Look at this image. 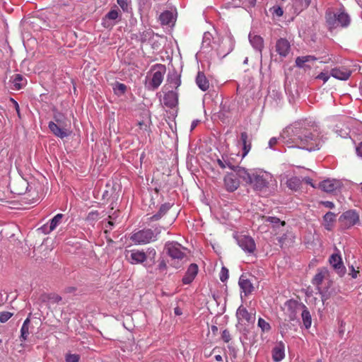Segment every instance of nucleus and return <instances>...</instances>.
<instances>
[{"label":"nucleus","mask_w":362,"mask_h":362,"mask_svg":"<svg viewBox=\"0 0 362 362\" xmlns=\"http://www.w3.org/2000/svg\"><path fill=\"white\" fill-rule=\"evenodd\" d=\"M281 141L288 148H297L308 151L319 150L325 143L323 136H320L317 124L308 120H300L287 126L279 138L272 137L269 147L274 149Z\"/></svg>","instance_id":"1"},{"label":"nucleus","mask_w":362,"mask_h":362,"mask_svg":"<svg viewBox=\"0 0 362 362\" xmlns=\"http://www.w3.org/2000/svg\"><path fill=\"white\" fill-rule=\"evenodd\" d=\"M162 228L160 226H158L153 229L144 228L136 230L130 235L129 240L136 245H143L155 242L158 239Z\"/></svg>","instance_id":"2"},{"label":"nucleus","mask_w":362,"mask_h":362,"mask_svg":"<svg viewBox=\"0 0 362 362\" xmlns=\"http://www.w3.org/2000/svg\"><path fill=\"white\" fill-rule=\"evenodd\" d=\"M164 248L171 259L169 262L170 264L174 268H180L183 264V259L186 257L183 252L185 248L175 241L167 242Z\"/></svg>","instance_id":"3"},{"label":"nucleus","mask_w":362,"mask_h":362,"mask_svg":"<svg viewBox=\"0 0 362 362\" xmlns=\"http://www.w3.org/2000/svg\"><path fill=\"white\" fill-rule=\"evenodd\" d=\"M216 35L217 40L214 41L215 51L218 57L223 58L233 50L235 41L229 31L226 32L224 37H221L218 33Z\"/></svg>","instance_id":"4"},{"label":"nucleus","mask_w":362,"mask_h":362,"mask_svg":"<svg viewBox=\"0 0 362 362\" xmlns=\"http://www.w3.org/2000/svg\"><path fill=\"white\" fill-rule=\"evenodd\" d=\"M53 117L54 122L51 121L48 124V127L52 134L61 139L69 136L71 132L67 128L66 116L59 112H54Z\"/></svg>","instance_id":"5"},{"label":"nucleus","mask_w":362,"mask_h":362,"mask_svg":"<svg viewBox=\"0 0 362 362\" xmlns=\"http://www.w3.org/2000/svg\"><path fill=\"white\" fill-rule=\"evenodd\" d=\"M326 23L330 30L339 26L344 28L349 25L350 17L344 12H340L339 13L329 12L326 13Z\"/></svg>","instance_id":"6"},{"label":"nucleus","mask_w":362,"mask_h":362,"mask_svg":"<svg viewBox=\"0 0 362 362\" xmlns=\"http://www.w3.org/2000/svg\"><path fill=\"white\" fill-rule=\"evenodd\" d=\"M272 179V175L267 172L252 173V179L250 184L255 191L262 192L268 187Z\"/></svg>","instance_id":"7"},{"label":"nucleus","mask_w":362,"mask_h":362,"mask_svg":"<svg viewBox=\"0 0 362 362\" xmlns=\"http://www.w3.org/2000/svg\"><path fill=\"white\" fill-rule=\"evenodd\" d=\"M151 71L153 73V76L148 88L154 90L162 83L166 71V67L164 64H156L151 67Z\"/></svg>","instance_id":"8"},{"label":"nucleus","mask_w":362,"mask_h":362,"mask_svg":"<svg viewBox=\"0 0 362 362\" xmlns=\"http://www.w3.org/2000/svg\"><path fill=\"white\" fill-rule=\"evenodd\" d=\"M122 18V14L119 13L117 6H114L108 13L102 18L101 25L103 28L107 29H112Z\"/></svg>","instance_id":"9"},{"label":"nucleus","mask_w":362,"mask_h":362,"mask_svg":"<svg viewBox=\"0 0 362 362\" xmlns=\"http://www.w3.org/2000/svg\"><path fill=\"white\" fill-rule=\"evenodd\" d=\"M236 241L239 247L248 254L253 253L256 250V244L254 239L249 235H239L235 237Z\"/></svg>","instance_id":"10"},{"label":"nucleus","mask_w":362,"mask_h":362,"mask_svg":"<svg viewBox=\"0 0 362 362\" xmlns=\"http://www.w3.org/2000/svg\"><path fill=\"white\" fill-rule=\"evenodd\" d=\"M146 255L143 250L133 249L127 250L125 257L131 264H143L146 261Z\"/></svg>","instance_id":"11"},{"label":"nucleus","mask_w":362,"mask_h":362,"mask_svg":"<svg viewBox=\"0 0 362 362\" xmlns=\"http://www.w3.org/2000/svg\"><path fill=\"white\" fill-rule=\"evenodd\" d=\"M305 305L303 303L298 300L290 299L285 303L287 309V315L290 321H294L297 319V314L299 310H302Z\"/></svg>","instance_id":"12"},{"label":"nucleus","mask_w":362,"mask_h":362,"mask_svg":"<svg viewBox=\"0 0 362 362\" xmlns=\"http://www.w3.org/2000/svg\"><path fill=\"white\" fill-rule=\"evenodd\" d=\"M339 220L345 228H350L358 222L359 216L354 210H349L344 212Z\"/></svg>","instance_id":"13"},{"label":"nucleus","mask_w":362,"mask_h":362,"mask_svg":"<svg viewBox=\"0 0 362 362\" xmlns=\"http://www.w3.org/2000/svg\"><path fill=\"white\" fill-rule=\"evenodd\" d=\"M328 271L326 268H319L317 269L316 274L314 276L313 279H312V284L316 286V290L317 292L321 295L322 300L324 301L327 298L325 297V293L322 292L321 289V284L325 277V276L327 274Z\"/></svg>","instance_id":"14"},{"label":"nucleus","mask_w":362,"mask_h":362,"mask_svg":"<svg viewBox=\"0 0 362 362\" xmlns=\"http://www.w3.org/2000/svg\"><path fill=\"white\" fill-rule=\"evenodd\" d=\"M217 40V37H214L209 32L204 33L200 52L203 53H209L212 50H215V45L214 41Z\"/></svg>","instance_id":"15"},{"label":"nucleus","mask_w":362,"mask_h":362,"mask_svg":"<svg viewBox=\"0 0 362 362\" xmlns=\"http://www.w3.org/2000/svg\"><path fill=\"white\" fill-rule=\"evenodd\" d=\"M330 75L336 79L347 81L351 75V71L345 66L334 67L330 70Z\"/></svg>","instance_id":"16"},{"label":"nucleus","mask_w":362,"mask_h":362,"mask_svg":"<svg viewBox=\"0 0 362 362\" xmlns=\"http://www.w3.org/2000/svg\"><path fill=\"white\" fill-rule=\"evenodd\" d=\"M341 183L339 180L335 179H327L320 183V187L326 192H333L341 188Z\"/></svg>","instance_id":"17"},{"label":"nucleus","mask_w":362,"mask_h":362,"mask_svg":"<svg viewBox=\"0 0 362 362\" xmlns=\"http://www.w3.org/2000/svg\"><path fill=\"white\" fill-rule=\"evenodd\" d=\"M276 51L282 57H286L290 50L291 45L286 38H280L276 42Z\"/></svg>","instance_id":"18"},{"label":"nucleus","mask_w":362,"mask_h":362,"mask_svg":"<svg viewBox=\"0 0 362 362\" xmlns=\"http://www.w3.org/2000/svg\"><path fill=\"white\" fill-rule=\"evenodd\" d=\"M224 184L228 192H234L240 185V182L235 173H228L224 177Z\"/></svg>","instance_id":"19"},{"label":"nucleus","mask_w":362,"mask_h":362,"mask_svg":"<svg viewBox=\"0 0 362 362\" xmlns=\"http://www.w3.org/2000/svg\"><path fill=\"white\" fill-rule=\"evenodd\" d=\"M178 103V94L175 90H169L164 94L163 104L170 108H173Z\"/></svg>","instance_id":"20"},{"label":"nucleus","mask_w":362,"mask_h":362,"mask_svg":"<svg viewBox=\"0 0 362 362\" xmlns=\"http://www.w3.org/2000/svg\"><path fill=\"white\" fill-rule=\"evenodd\" d=\"M198 273V266L196 264H191L185 276H183L182 281L184 284H191Z\"/></svg>","instance_id":"21"},{"label":"nucleus","mask_w":362,"mask_h":362,"mask_svg":"<svg viewBox=\"0 0 362 362\" xmlns=\"http://www.w3.org/2000/svg\"><path fill=\"white\" fill-rule=\"evenodd\" d=\"M249 41L252 47L262 56V52L264 48V40L258 35H252L251 33L248 35Z\"/></svg>","instance_id":"22"},{"label":"nucleus","mask_w":362,"mask_h":362,"mask_svg":"<svg viewBox=\"0 0 362 362\" xmlns=\"http://www.w3.org/2000/svg\"><path fill=\"white\" fill-rule=\"evenodd\" d=\"M330 264L337 270L339 274H344L345 272V267L343 264L341 257L338 254H332L329 259Z\"/></svg>","instance_id":"23"},{"label":"nucleus","mask_w":362,"mask_h":362,"mask_svg":"<svg viewBox=\"0 0 362 362\" xmlns=\"http://www.w3.org/2000/svg\"><path fill=\"white\" fill-rule=\"evenodd\" d=\"M217 163L222 169L228 168L232 170H235L238 165L233 158L228 156H222L221 158L217 159Z\"/></svg>","instance_id":"24"},{"label":"nucleus","mask_w":362,"mask_h":362,"mask_svg":"<svg viewBox=\"0 0 362 362\" xmlns=\"http://www.w3.org/2000/svg\"><path fill=\"white\" fill-rule=\"evenodd\" d=\"M238 284L245 296L251 294L254 290V286L251 281L247 279H244L243 276L239 279Z\"/></svg>","instance_id":"25"},{"label":"nucleus","mask_w":362,"mask_h":362,"mask_svg":"<svg viewBox=\"0 0 362 362\" xmlns=\"http://www.w3.org/2000/svg\"><path fill=\"white\" fill-rule=\"evenodd\" d=\"M239 143H240L243 146V156L244 157L251 149V141L246 132H243L240 134Z\"/></svg>","instance_id":"26"},{"label":"nucleus","mask_w":362,"mask_h":362,"mask_svg":"<svg viewBox=\"0 0 362 362\" xmlns=\"http://www.w3.org/2000/svg\"><path fill=\"white\" fill-rule=\"evenodd\" d=\"M284 357V345L281 342L273 349L272 358L275 362H279L283 360Z\"/></svg>","instance_id":"27"},{"label":"nucleus","mask_w":362,"mask_h":362,"mask_svg":"<svg viewBox=\"0 0 362 362\" xmlns=\"http://www.w3.org/2000/svg\"><path fill=\"white\" fill-rule=\"evenodd\" d=\"M10 81L13 83V89L21 90L26 84V80L23 77L21 74H14L11 77Z\"/></svg>","instance_id":"28"},{"label":"nucleus","mask_w":362,"mask_h":362,"mask_svg":"<svg viewBox=\"0 0 362 362\" xmlns=\"http://www.w3.org/2000/svg\"><path fill=\"white\" fill-rule=\"evenodd\" d=\"M196 83L202 90L206 91L209 88V82L203 72L199 71L196 77Z\"/></svg>","instance_id":"29"},{"label":"nucleus","mask_w":362,"mask_h":362,"mask_svg":"<svg viewBox=\"0 0 362 362\" xmlns=\"http://www.w3.org/2000/svg\"><path fill=\"white\" fill-rule=\"evenodd\" d=\"M236 316L238 319V320H245V321H247V322H252L255 317H252V315L249 313V312L247 311V310L243 307V306H240L237 311H236Z\"/></svg>","instance_id":"30"},{"label":"nucleus","mask_w":362,"mask_h":362,"mask_svg":"<svg viewBox=\"0 0 362 362\" xmlns=\"http://www.w3.org/2000/svg\"><path fill=\"white\" fill-rule=\"evenodd\" d=\"M168 82L170 84L172 88L177 89L181 84L180 76L176 71L169 73L167 78Z\"/></svg>","instance_id":"31"},{"label":"nucleus","mask_w":362,"mask_h":362,"mask_svg":"<svg viewBox=\"0 0 362 362\" xmlns=\"http://www.w3.org/2000/svg\"><path fill=\"white\" fill-rule=\"evenodd\" d=\"M235 173V175L236 177H239L242 178L245 182L250 184V182L252 179V173H250L247 170L243 168L239 167L237 165V168L233 170Z\"/></svg>","instance_id":"32"},{"label":"nucleus","mask_w":362,"mask_h":362,"mask_svg":"<svg viewBox=\"0 0 362 362\" xmlns=\"http://www.w3.org/2000/svg\"><path fill=\"white\" fill-rule=\"evenodd\" d=\"M235 173V175L236 177H239L242 178L245 182L250 184V182L252 179V173H250L247 170L243 168L239 167L237 165V168L233 170Z\"/></svg>","instance_id":"33"},{"label":"nucleus","mask_w":362,"mask_h":362,"mask_svg":"<svg viewBox=\"0 0 362 362\" xmlns=\"http://www.w3.org/2000/svg\"><path fill=\"white\" fill-rule=\"evenodd\" d=\"M317 58L312 55L300 56L296 59V65L298 68H304L306 66V63L310 62H315Z\"/></svg>","instance_id":"34"},{"label":"nucleus","mask_w":362,"mask_h":362,"mask_svg":"<svg viewBox=\"0 0 362 362\" xmlns=\"http://www.w3.org/2000/svg\"><path fill=\"white\" fill-rule=\"evenodd\" d=\"M301 317L305 329H308L310 328L312 325V317L310 311L305 305H303V308L302 309Z\"/></svg>","instance_id":"35"},{"label":"nucleus","mask_w":362,"mask_h":362,"mask_svg":"<svg viewBox=\"0 0 362 362\" xmlns=\"http://www.w3.org/2000/svg\"><path fill=\"white\" fill-rule=\"evenodd\" d=\"M336 214L333 212L328 211L323 216V221L325 222V228L327 230H331L333 227V223L335 221Z\"/></svg>","instance_id":"36"},{"label":"nucleus","mask_w":362,"mask_h":362,"mask_svg":"<svg viewBox=\"0 0 362 362\" xmlns=\"http://www.w3.org/2000/svg\"><path fill=\"white\" fill-rule=\"evenodd\" d=\"M154 33L151 29L146 30L143 32H140L136 35V38L144 43L150 40L153 37Z\"/></svg>","instance_id":"37"},{"label":"nucleus","mask_w":362,"mask_h":362,"mask_svg":"<svg viewBox=\"0 0 362 362\" xmlns=\"http://www.w3.org/2000/svg\"><path fill=\"white\" fill-rule=\"evenodd\" d=\"M286 185L290 189L297 191L301 186V180L300 177L294 176L287 180Z\"/></svg>","instance_id":"38"},{"label":"nucleus","mask_w":362,"mask_h":362,"mask_svg":"<svg viewBox=\"0 0 362 362\" xmlns=\"http://www.w3.org/2000/svg\"><path fill=\"white\" fill-rule=\"evenodd\" d=\"M173 15L170 11H165L160 13L159 20L163 25H168L173 22Z\"/></svg>","instance_id":"39"},{"label":"nucleus","mask_w":362,"mask_h":362,"mask_svg":"<svg viewBox=\"0 0 362 362\" xmlns=\"http://www.w3.org/2000/svg\"><path fill=\"white\" fill-rule=\"evenodd\" d=\"M145 255H146V260L148 259L151 262V264L148 265V267L151 266L152 264H155L156 262V251L153 247H148L146 250V252H145ZM146 267H148V265L146 264H144Z\"/></svg>","instance_id":"40"},{"label":"nucleus","mask_w":362,"mask_h":362,"mask_svg":"<svg viewBox=\"0 0 362 362\" xmlns=\"http://www.w3.org/2000/svg\"><path fill=\"white\" fill-rule=\"evenodd\" d=\"M117 3L124 12H132V8L131 0H117Z\"/></svg>","instance_id":"41"},{"label":"nucleus","mask_w":362,"mask_h":362,"mask_svg":"<svg viewBox=\"0 0 362 362\" xmlns=\"http://www.w3.org/2000/svg\"><path fill=\"white\" fill-rule=\"evenodd\" d=\"M113 90L117 95H124L127 90V86L124 83L116 82L113 86Z\"/></svg>","instance_id":"42"},{"label":"nucleus","mask_w":362,"mask_h":362,"mask_svg":"<svg viewBox=\"0 0 362 362\" xmlns=\"http://www.w3.org/2000/svg\"><path fill=\"white\" fill-rule=\"evenodd\" d=\"M100 218V213L96 211V210H94V211H90L86 218V221L87 222H88L90 224H94Z\"/></svg>","instance_id":"43"},{"label":"nucleus","mask_w":362,"mask_h":362,"mask_svg":"<svg viewBox=\"0 0 362 362\" xmlns=\"http://www.w3.org/2000/svg\"><path fill=\"white\" fill-rule=\"evenodd\" d=\"M64 217V214H57L52 219L49 220V224L50 225L51 229H56V228L62 222V219Z\"/></svg>","instance_id":"44"},{"label":"nucleus","mask_w":362,"mask_h":362,"mask_svg":"<svg viewBox=\"0 0 362 362\" xmlns=\"http://www.w3.org/2000/svg\"><path fill=\"white\" fill-rule=\"evenodd\" d=\"M258 327H259L262 332H269L271 329L270 325L266 322L263 318L259 317L258 320Z\"/></svg>","instance_id":"45"},{"label":"nucleus","mask_w":362,"mask_h":362,"mask_svg":"<svg viewBox=\"0 0 362 362\" xmlns=\"http://www.w3.org/2000/svg\"><path fill=\"white\" fill-rule=\"evenodd\" d=\"M172 206L173 204L170 203H164L160 206L158 212L163 216L167 214Z\"/></svg>","instance_id":"46"},{"label":"nucleus","mask_w":362,"mask_h":362,"mask_svg":"<svg viewBox=\"0 0 362 362\" xmlns=\"http://www.w3.org/2000/svg\"><path fill=\"white\" fill-rule=\"evenodd\" d=\"M266 222H269L274 225H277L279 223H281V226L285 225L284 221H281L280 219L276 216H267L265 218Z\"/></svg>","instance_id":"47"},{"label":"nucleus","mask_w":362,"mask_h":362,"mask_svg":"<svg viewBox=\"0 0 362 362\" xmlns=\"http://www.w3.org/2000/svg\"><path fill=\"white\" fill-rule=\"evenodd\" d=\"M28 334H29V328L22 326L21 328V335H20L21 341H25L28 339Z\"/></svg>","instance_id":"48"},{"label":"nucleus","mask_w":362,"mask_h":362,"mask_svg":"<svg viewBox=\"0 0 362 362\" xmlns=\"http://www.w3.org/2000/svg\"><path fill=\"white\" fill-rule=\"evenodd\" d=\"M13 313L10 312H2L0 313V322L4 323L7 322L11 317Z\"/></svg>","instance_id":"49"},{"label":"nucleus","mask_w":362,"mask_h":362,"mask_svg":"<svg viewBox=\"0 0 362 362\" xmlns=\"http://www.w3.org/2000/svg\"><path fill=\"white\" fill-rule=\"evenodd\" d=\"M228 279V269L225 267L221 268L220 272V280L222 282H225Z\"/></svg>","instance_id":"50"},{"label":"nucleus","mask_w":362,"mask_h":362,"mask_svg":"<svg viewBox=\"0 0 362 362\" xmlns=\"http://www.w3.org/2000/svg\"><path fill=\"white\" fill-rule=\"evenodd\" d=\"M330 76H332L330 73L321 72L316 76V79L322 80L325 83L329 79Z\"/></svg>","instance_id":"51"},{"label":"nucleus","mask_w":362,"mask_h":362,"mask_svg":"<svg viewBox=\"0 0 362 362\" xmlns=\"http://www.w3.org/2000/svg\"><path fill=\"white\" fill-rule=\"evenodd\" d=\"M39 230L44 234H49L54 229H51L49 222L42 226Z\"/></svg>","instance_id":"52"},{"label":"nucleus","mask_w":362,"mask_h":362,"mask_svg":"<svg viewBox=\"0 0 362 362\" xmlns=\"http://www.w3.org/2000/svg\"><path fill=\"white\" fill-rule=\"evenodd\" d=\"M221 338H222L223 341L226 343H228L230 341V339H231L230 334L228 329H224L222 332Z\"/></svg>","instance_id":"53"},{"label":"nucleus","mask_w":362,"mask_h":362,"mask_svg":"<svg viewBox=\"0 0 362 362\" xmlns=\"http://www.w3.org/2000/svg\"><path fill=\"white\" fill-rule=\"evenodd\" d=\"M79 357L76 354H68L66 356V362H78Z\"/></svg>","instance_id":"54"},{"label":"nucleus","mask_w":362,"mask_h":362,"mask_svg":"<svg viewBox=\"0 0 362 362\" xmlns=\"http://www.w3.org/2000/svg\"><path fill=\"white\" fill-rule=\"evenodd\" d=\"M271 10H272V13L278 17L281 16L284 13L283 9L280 6H274Z\"/></svg>","instance_id":"55"},{"label":"nucleus","mask_w":362,"mask_h":362,"mask_svg":"<svg viewBox=\"0 0 362 362\" xmlns=\"http://www.w3.org/2000/svg\"><path fill=\"white\" fill-rule=\"evenodd\" d=\"M163 217V216L161 214H160V213L158 211L156 214H155L154 215L150 216L148 220V221L150 222H153V221H157L158 220H160L161 218Z\"/></svg>","instance_id":"56"},{"label":"nucleus","mask_w":362,"mask_h":362,"mask_svg":"<svg viewBox=\"0 0 362 362\" xmlns=\"http://www.w3.org/2000/svg\"><path fill=\"white\" fill-rule=\"evenodd\" d=\"M158 269L161 271H165L167 269V264L164 259H162L159 262V264L158 265Z\"/></svg>","instance_id":"57"},{"label":"nucleus","mask_w":362,"mask_h":362,"mask_svg":"<svg viewBox=\"0 0 362 362\" xmlns=\"http://www.w3.org/2000/svg\"><path fill=\"white\" fill-rule=\"evenodd\" d=\"M350 273L349 274L351 276L353 279L357 278V274L358 271L356 270L353 265L349 267Z\"/></svg>","instance_id":"58"},{"label":"nucleus","mask_w":362,"mask_h":362,"mask_svg":"<svg viewBox=\"0 0 362 362\" xmlns=\"http://www.w3.org/2000/svg\"><path fill=\"white\" fill-rule=\"evenodd\" d=\"M356 154L362 159V141L356 148Z\"/></svg>","instance_id":"59"},{"label":"nucleus","mask_w":362,"mask_h":362,"mask_svg":"<svg viewBox=\"0 0 362 362\" xmlns=\"http://www.w3.org/2000/svg\"><path fill=\"white\" fill-rule=\"evenodd\" d=\"M322 204L329 209H333L334 208V204L332 202L330 201H324L322 202Z\"/></svg>","instance_id":"60"},{"label":"nucleus","mask_w":362,"mask_h":362,"mask_svg":"<svg viewBox=\"0 0 362 362\" xmlns=\"http://www.w3.org/2000/svg\"><path fill=\"white\" fill-rule=\"evenodd\" d=\"M286 239V234H284V235H282L281 237L277 238L278 243H279V244L280 245L281 247L283 246Z\"/></svg>","instance_id":"61"},{"label":"nucleus","mask_w":362,"mask_h":362,"mask_svg":"<svg viewBox=\"0 0 362 362\" xmlns=\"http://www.w3.org/2000/svg\"><path fill=\"white\" fill-rule=\"evenodd\" d=\"M10 100L13 103L14 107L16 110V112L18 113V115H20V107H19L18 103L12 98H11Z\"/></svg>","instance_id":"62"},{"label":"nucleus","mask_w":362,"mask_h":362,"mask_svg":"<svg viewBox=\"0 0 362 362\" xmlns=\"http://www.w3.org/2000/svg\"><path fill=\"white\" fill-rule=\"evenodd\" d=\"M199 122V120H198V119L193 120L191 123L190 130L193 131L196 128V127L197 126Z\"/></svg>","instance_id":"63"},{"label":"nucleus","mask_w":362,"mask_h":362,"mask_svg":"<svg viewBox=\"0 0 362 362\" xmlns=\"http://www.w3.org/2000/svg\"><path fill=\"white\" fill-rule=\"evenodd\" d=\"M300 1H302V5L305 8H308L311 3V0H300Z\"/></svg>","instance_id":"64"}]
</instances>
